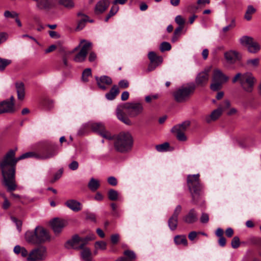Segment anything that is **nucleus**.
I'll return each instance as SVG.
<instances>
[{"label": "nucleus", "instance_id": "nucleus-1", "mask_svg": "<svg viewBox=\"0 0 261 261\" xmlns=\"http://www.w3.org/2000/svg\"><path fill=\"white\" fill-rule=\"evenodd\" d=\"M15 150L11 149L4 156L0 162V168L3 176V185L7 191L12 192L17 188L15 180V169L17 163L21 160L34 157L37 159V153L30 151L25 152L18 158L15 157Z\"/></svg>", "mask_w": 261, "mask_h": 261}, {"label": "nucleus", "instance_id": "nucleus-2", "mask_svg": "<svg viewBox=\"0 0 261 261\" xmlns=\"http://www.w3.org/2000/svg\"><path fill=\"white\" fill-rule=\"evenodd\" d=\"M143 110L142 106L139 103H126L119 105L116 109V115L117 118L124 123L130 125L131 121L125 115L127 113L131 117H136L140 114Z\"/></svg>", "mask_w": 261, "mask_h": 261}, {"label": "nucleus", "instance_id": "nucleus-3", "mask_svg": "<svg viewBox=\"0 0 261 261\" xmlns=\"http://www.w3.org/2000/svg\"><path fill=\"white\" fill-rule=\"evenodd\" d=\"M25 239L28 243L36 245L50 241V237L46 229L38 226L34 231H27L25 234Z\"/></svg>", "mask_w": 261, "mask_h": 261}, {"label": "nucleus", "instance_id": "nucleus-4", "mask_svg": "<svg viewBox=\"0 0 261 261\" xmlns=\"http://www.w3.org/2000/svg\"><path fill=\"white\" fill-rule=\"evenodd\" d=\"M133 145V138L128 132H122L115 139L114 147L119 152H125L130 150Z\"/></svg>", "mask_w": 261, "mask_h": 261}, {"label": "nucleus", "instance_id": "nucleus-5", "mask_svg": "<svg viewBox=\"0 0 261 261\" xmlns=\"http://www.w3.org/2000/svg\"><path fill=\"white\" fill-rule=\"evenodd\" d=\"M187 185L194 203H197L196 196H199L203 190V186L199 181V174L189 175L187 177Z\"/></svg>", "mask_w": 261, "mask_h": 261}, {"label": "nucleus", "instance_id": "nucleus-6", "mask_svg": "<svg viewBox=\"0 0 261 261\" xmlns=\"http://www.w3.org/2000/svg\"><path fill=\"white\" fill-rule=\"evenodd\" d=\"M239 81L242 89L247 92H251L254 87L255 79L250 72L244 74L238 73L232 79V83H235Z\"/></svg>", "mask_w": 261, "mask_h": 261}, {"label": "nucleus", "instance_id": "nucleus-7", "mask_svg": "<svg viewBox=\"0 0 261 261\" xmlns=\"http://www.w3.org/2000/svg\"><path fill=\"white\" fill-rule=\"evenodd\" d=\"M195 89L194 85L182 86L173 93L175 100L178 102H184L188 100Z\"/></svg>", "mask_w": 261, "mask_h": 261}, {"label": "nucleus", "instance_id": "nucleus-8", "mask_svg": "<svg viewBox=\"0 0 261 261\" xmlns=\"http://www.w3.org/2000/svg\"><path fill=\"white\" fill-rule=\"evenodd\" d=\"M95 239V235L93 233H90L85 237H80L77 235L74 236L72 238L68 240L65 247L67 248H82L86 246L89 241Z\"/></svg>", "mask_w": 261, "mask_h": 261}, {"label": "nucleus", "instance_id": "nucleus-9", "mask_svg": "<svg viewBox=\"0 0 261 261\" xmlns=\"http://www.w3.org/2000/svg\"><path fill=\"white\" fill-rule=\"evenodd\" d=\"M47 255L46 248L43 246L37 247L31 250L27 260L28 261H44Z\"/></svg>", "mask_w": 261, "mask_h": 261}, {"label": "nucleus", "instance_id": "nucleus-10", "mask_svg": "<svg viewBox=\"0 0 261 261\" xmlns=\"http://www.w3.org/2000/svg\"><path fill=\"white\" fill-rule=\"evenodd\" d=\"M58 153V147L55 144H48L38 151L37 159L46 160L51 158Z\"/></svg>", "mask_w": 261, "mask_h": 261}, {"label": "nucleus", "instance_id": "nucleus-11", "mask_svg": "<svg viewBox=\"0 0 261 261\" xmlns=\"http://www.w3.org/2000/svg\"><path fill=\"white\" fill-rule=\"evenodd\" d=\"M228 80V77L224 75L221 70L216 69L214 71L213 83L211 85V89L213 91H217L221 89L222 84Z\"/></svg>", "mask_w": 261, "mask_h": 261}, {"label": "nucleus", "instance_id": "nucleus-12", "mask_svg": "<svg viewBox=\"0 0 261 261\" xmlns=\"http://www.w3.org/2000/svg\"><path fill=\"white\" fill-rule=\"evenodd\" d=\"M83 126L91 128L93 132L99 134L100 136L108 140L112 139L111 134L105 130L103 124L101 122H88L84 124Z\"/></svg>", "mask_w": 261, "mask_h": 261}, {"label": "nucleus", "instance_id": "nucleus-13", "mask_svg": "<svg viewBox=\"0 0 261 261\" xmlns=\"http://www.w3.org/2000/svg\"><path fill=\"white\" fill-rule=\"evenodd\" d=\"M190 125L189 121H185L180 124L174 126L171 132L176 134L177 139L180 141H185L187 140V137L184 134V132L187 130Z\"/></svg>", "mask_w": 261, "mask_h": 261}, {"label": "nucleus", "instance_id": "nucleus-14", "mask_svg": "<svg viewBox=\"0 0 261 261\" xmlns=\"http://www.w3.org/2000/svg\"><path fill=\"white\" fill-rule=\"evenodd\" d=\"M85 42L82 46L80 52L75 56L74 61L76 62H83L87 56L88 51L90 49L92 46V43L87 42L85 40H83L81 41V43Z\"/></svg>", "mask_w": 261, "mask_h": 261}, {"label": "nucleus", "instance_id": "nucleus-15", "mask_svg": "<svg viewBox=\"0 0 261 261\" xmlns=\"http://www.w3.org/2000/svg\"><path fill=\"white\" fill-rule=\"evenodd\" d=\"M181 210L182 207L180 205H177L172 215L169 218L168 225L171 231L175 230L177 227L178 216L180 214Z\"/></svg>", "mask_w": 261, "mask_h": 261}, {"label": "nucleus", "instance_id": "nucleus-16", "mask_svg": "<svg viewBox=\"0 0 261 261\" xmlns=\"http://www.w3.org/2000/svg\"><path fill=\"white\" fill-rule=\"evenodd\" d=\"M50 224L55 233L58 234L67 225V222L65 220L55 218L50 221Z\"/></svg>", "mask_w": 261, "mask_h": 261}, {"label": "nucleus", "instance_id": "nucleus-17", "mask_svg": "<svg viewBox=\"0 0 261 261\" xmlns=\"http://www.w3.org/2000/svg\"><path fill=\"white\" fill-rule=\"evenodd\" d=\"M95 80L98 87L103 90H106L107 86L111 85L112 83L111 78L107 75H102L100 77L96 76Z\"/></svg>", "mask_w": 261, "mask_h": 261}, {"label": "nucleus", "instance_id": "nucleus-18", "mask_svg": "<svg viewBox=\"0 0 261 261\" xmlns=\"http://www.w3.org/2000/svg\"><path fill=\"white\" fill-rule=\"evenodd\" d=\"M110 2L108 0H100L95 5L94 13L96 15L103 13L109 7Z\"/></svg>", "mask_w": 261, "mask_h": 261}, {"label": "nucleus", "instance_id": "nucleus-19", "mask_svg": "<svg viewBox=\"0 0 261 261\" xmlns=\"http://www.w3.org/2000/svg\"><path fill=\"white\" fill-rule=\"evenodd\" d=\"M14 111V102H10L8 100L0 102V114L5 113H11Z\"/></svg>", "mask_w": 261, "mask_h": 261}, {"label": "nucleus", "instance_id": "nucleus-20", "mask_svg": "<svg viewBox=\"0 0 261 261\" xmlns=\"http://www.w3.org/2000/svg\"><path fill=\"white\" fill-rule=\"evenodd\" d=\"M65 205L73 212H77L82 209V204L79 201L74 199H69L67 200Z\"/></svg>", "mask_w": 261, "mask_h": 261}, {"label": "nucleus", "instance_id": "nucleus-21", "mask_svg": "<svg viewBox=\"0 0 261 261\" xmlns=\"http://www.w3.org/2000/svg\"><path fill=\"white\" fill-rule=\"evenodd\" d=\"M198 220L197 214L194 208L190 210L189 213L183 218L184 221L188 224H192Z\"/></svg>", "mask_w": 261, "mask_h": 261}, {"label": "nucleus", "instance_id": "nucleus-22", "mask_svg": "<svg viewBox=\"0 0 261 261\" xmlns=\"http://www.w3.org/2000/svg\"><path fill=\"white\" fill-rule=\"evenodd\" d=\"M76 250H81L80 254L81 258L85 261H91L92 259V252L90 249L86 247L83 246L82 248H74Z\"/></svg>", "mask_w": 261, "mask_h": 261}, {"label": "nucleus", "instance_id": "nucleus-23", "mask_svg": "<svg viewBox=\"0 0 261 261\" xmlns=\"http://www.w3.org/2000/svg\"><path fill=\"white\" fill-rule=\"evenodd\" d=\"M224 57L227 62L233 63L239 59V54L236 50H230L224 53Z\"/></svg>", "mask_w": 261, "mask_h": 261}, {"label": "nucleus", "instance_id": "nucleus-24", "mask_svg": "<svg viewBox=\"0 0 261 261\" xmlns=\"http://www.w3.org/2000/svg\"><path fill=\"white\" fill-rule=\"evenodd\" d=\"M17 92V98L22 100L25 96V87L24 84L21 82H16L15 84Z\"/></svg>", "mask_w": 261, "mask_h": 261}, {"label": "nucleus", "instance_id": "nucleus-25", "mask_svg": "<svg viewBox=\"0 0 261 261\" xmlns=\"http://www.w3.org/2000/svg\"><path fill=\"white\" fill-rule=\"evenodd\" d=\"M209 79L208 71H204L199 73L196 77V83L198 85L205 84Z\"/></svg>", "mask_w": 261, "mask_h": 261}, {"label": "nucleus", "instance_id": "nucleus-26", "mask_svg": "<svg viewBox=\"0 0 261 261\" xmlns=\"http://www.w3.org/2000/svg\"><path fill=\"white\" fill-rule=\"evenodd\" d=\"M78 16L80 17V18L78 20L77 25L76 29L77 30H82L85 26L86 23L88 21L93 22L92 20H89L88 16L83 14L82 13H78Z\"/></svg>", "mask_w": 261, "mask_h": 261}, {"label": "nucleus", "instance_id": "nucleus-27", "mask_svg": "<svg viewBox=\"0 0 261 261\" xmlns=\"http://www.w3.org/2000/svg\"><path fill=\"white\" fill-rule=\"evenodd\" d=\"M222 112L221 108H218L214 110L210 115L205 117V121L207 123H210L211 121L217 120L222 114Z\"/></svg>", "mask_w": 261, "mask_h": 261}, {"label": "nucleus", "instance_id": "nucleus-28", "mask_svg": "<svg viewBox=\"0 0 261 261\" xmlns=\"http://www.w3.org/2000/svg\"><path fill=\"white\" fill-rule=\"evenodd\" d=\"M119 92V88L116 85H114L110 92L106 94V97L108 100H113L118 94Z\"/></svg>", "mask_w": 261, "mask_h": 261}, {"label": "nucleus", "instance_id": "nucleus-29", "mask_svg": "<svg viewBox=\"0 0 261 261\" xmlns=\"http://www.w3.org/2000/svg\"><path fill=\"white\" fill-rule=\"evenodd\" d=\"M100 187L99 181L94 178H91L88 184V187L92 192L96 191Z\"/></svg>", "mask_w": 261, "mask_h": 261}, {"label": "nucleus", "instance_id": "nucleus-30", "mask_svg": "<svg viewBox=\"0 0 261 261\" xmlns=\"http://www.w3.org/2000/svg\"><path fill=\"white\" fill-rule=\"evenodd\" d=\"M248 51L252 54H256L260 49V46L257 42L253 41L247 48Z\"/></svg>", "mask_w": 261, "mask_h": 261}, {"label": "nucleus", "instance_id": "nucleus-31", "mask_svg": "<svg viewBox=\"0 0 261 261\" xmlns=\"http://www.w3.org/2000/svg\"><path fill=\"white\" fill-rule=\"evenodd\" d=\"M107 243L102 241H97L95 243L94 248L95 250L93 253L95 255L97 254V251L98 250H105L107 249Z\"/></svg>", "mask_w": 261, "mask_h": 261}, {"label": "nucleus", "instance_id": "nucleus-32", "mask_svg": "<svg viewBox=\"0 0 261 261\" xmlns=\"http://www.w3.org/2000/svg\"><path fill=\"white\" fill-rule=\"evenodd\" d=\"M174 241L177 245L182 244L187 246L188 241L185 236L177 235L174 237Z\"/></svg>", "mask_w": 261, "mask_h": 261}, {"label": "nucleus", "instance_id": "nucleus-33", "mask_svg": "<svg viewBox=\"0 0 261 261\" xmlns=\"http://www.w3.org/2000/svg\"><path fill=\"white\" fill-rule=\"evenodd\" d=\"M253 40V38L247 36H244L239 39L241 44L243 46H246L247 48L250 45Z\"/></svg>", "mask_w": 261, "mask_h": 261}, {"label": "nucleus", "instance_id": "nucleus-34", "mask_svg": "<svg viewBox=\"0 0 261 261\" xmlns=\"http://www.w3.org/2000/svg\"><path fill=\"white\" fill-rule=\"evenodd\" d=\"M50 6V3L49 0H39L36 4V7L40 10L48 9Z\"/></svg>", "mask_w": 261, "mask_h": 261}, {"label": "nucleus", "instance_id": "nucleus-35", "mask_svg": "<svg viewBox=\"0 0 261 261\" xmlns=\"http://www.w3.org/2000/svg\"><path fill=\"white\" fill-rule=\"evenodd\" d=\"M256 10L251 5H249L247 7V9L245 14L244 17L247 20H250L252 18V15L255 13Z\"/></svg>", "mask_w": 261, "mask_h": 261}, {"label": "nucleus", "instance_id": "nucleus-36", "mask_svg": "<svg viewBox=\"0 0 261 261\" xmlns=\"http://www.w3.org/2000/svg\"><path fill=\"white\" fill-rule=\"evenodd\" d=\"M11 63L12 61L11 60L0 57V71H4L6 68Z\"/></svg>", "mask_w": 261, "mask_h": 261}, {"label": "nucleus", "instance_id": "nucleus-37", "mask_svg": "<svg viewBox=\"0 0 261 261\" xmlns=\"http://www.w3.org/2000/svg\"><path fill=\"white\" fill-rule=\"evenodd\" d=\"M259 63V59L258 58H254L248 59L246 61L247 65L249 67L256 68L258 67Z\"/></svg>", "mask_w": 261, "mask_h": 261}, {"label": "nucleus", "instance_id": "nucleus-38", "mask_svg": "<svg viewBox=\"0 0 261 261\" xmlns=\"http://www.w3.org/2000/svg\"><path fill=\"white\" fill-rule=\"evenodd\" d=\"M108 196L110 200L115 201L118 199L119 197V194L117 191L114 189H110L108 191Z\"/></svg>", "mask_w": 261, "mask_h": 261}, {"label": "nucleus", "instance_id": "nucleus-39", "mask_svg": "<svg viewBox=\"0 0 261 261\" xmlns=\"http://www.w3.org/2000/svg\"><path fill=\"white\" fill-rule=\"evenodd\" d=\"M59 3L60 5L68 9L72 8L74 6L72 0H59Z\"/></svg>", "mask_w": 261, "mask_h": 261}, {"label": "nucleus", "instance_id": "nucleus-40", "mask_svg": "<svg viewBox=\"0 0 261 261\" xmlns=\"http://www.w3.org/2000/svg\"><path fill=\"white\" fill-rule=\"evenodd\" d=\"M169 147V144L167 142L161 144L157 145L155 148L159 152H164L168 150Z\"/></svg>", "mask_w": 261, "mask_h": 261}, {"label": "nucleus", "instance_id": "nucleus-41", "mask_svg": "<svg viewBox=\"0 0 261 261\" xmlns=\"http://www.w3.org/2000/svg\"><path fill=\"white\" fill-rule=\"evenodd\" d=\"M91 75V70L90 68H86L84 70L82 74V80L84 82L88 81V77Z\"/></svg>", "mask_w": 261, "mask_h": 261}, {"label": "nucleus", "instance_id": "nucleus-42", "mask_svg": "<svg viewBox=\"0 0 261 261\" xmlns=\"http://www.w3.org/2000/svg\"><path fill=\"white\" fill-rule=\"evenodd\" d=\"M171 48L170 44L167 42H163L161 44L160 49L161 51H168Z\"/></svg>", "mask_w": 261, "mask_h": 261}, {"label": "nucleus", "instance_id": "nucleus-43", "mask_svg": "<svg viewBox=\"0 0 261 261\" xmlns=\"http://www.w3.org/2000/svg\"><path fill=\"white\" fill-rule=\"evenodd\" d=\"M4 15L7 18H15L16 17L18 16V14L15 11H9L8 10L5 11Z\"/></svg>", "mask_w": 261, "mask_h": 261}, {"label": "nucleus", "instance_id": "nucleus-44", "mask_svg": "<svg viewBox=\"0 0 261 261\" xmlns=\"http://www.w3.org/2000/svg\"><path fill=\"white\" fill-rule=\"evenodd\" d=\"M231 247L234 249L237 248L239 247V246L240 245V239L238 237H234L232 239V240L231 241Z\"/></svg>", "mask_w": 261, "mask_h": 261}, {"label": "nucleus", "instance_id": "nucleus-45", "mask_svg": "<svg viewBox=\"0 0 261 261\" xmlns=\"http://www.w3.org/2000/svg\"><path fill=\"white\" fill-rule=\"evenodd\" d=\"M235 26H236L235 20L232 19L231 21L230 24L223 28V29L222 30V33H226V32L229 31L230 29L234 28Z\"/></svg>", "mask_w": 261, "mask_h": 261}, {"label": "nucleus", "instance_id": "nucleus-46", "mask_svg": "<svg viewBox=\"0 0 261 261\" xmlns=\"http://www.w3.org/2000/svg\"><path fill=\"white\" fill-rule=\"evenodd\" d=\"M124 254L130 260L135 259L136 258V255L133 251L126 250L124 252Z\"/></svg>", "mask_w": 261, "mask_h": 261}, {"label": "nucleus", "instance_id": "nucleus-47", "mask_svg": "<svg viewBox=\"0 0 261 261\" xmlns=\"http://www.w3.org/2000/svg\"><path fill=\"white\" fill-rule=\"evenodd\" d=\"M230 106V101L228 100H225L222 103L218 108H221L222 112L229 108Z\"/></svg>", "mask_w": 261, "mask_h": 261}, {"label": "nucleus", "instance_id": "nucleus-48", "mask_svg": "<svg viewBox=\"0 0 261 261\" xmlns=\"http://www.w3.org/2000/svg\"><path fill=\"white\" fill-rule=\"evenodd\" d=\"M175 21L179 25L181 26H184L185 22V19L180 15H177L175 18Z\"/></svg>", "mask_w": 261, "mask_h": 261}, {"label": "nucleus", "instance_id": "nucleus-49", "mask_svg": "<svg viewBox=\"0 0 261 261\" xmlns=\"http://www.w3.org/2000/svg\"><path fill=\"white\" fill-rule=\"evenodd\" d=\"M63 173V169H60L57 173H56L54 176V177L53 179L50 180L51 183H53L58 179H59L62 176Z\"/></svg>", "mask_w": 261, "mask_h": 261}, {"label": "nucleus", "instance_id": "nucleus-50", "mask_svg": "<svg viewBox=\"0 0 261 261\" xmlns=\"http://www.w3.org/2000/svg\"><path fill=\"white\" fill-rule=\"evenodd\" d=\"M86 218L87 220H90L92 222H96V217L94 214L91 213H86Z\"/></svg>", "mask_w": 261, "mask_h": 261}, {"label": "nucleus", "instance_id": "nucleus-51", "mask_svg": "<svg viewBox=\"0 0 261 261\" xmlns=\"http://www.w3.org/2000/svg\"><path fill=\"white\" fill-rule=\"evenodd\" d=\"M79 166V163L77 161H73L70 164H69V168L71 170H76L78 169Z\"/></svg>", "mask_w": 261, "mask_h": 261}, {"label": "nucleus", "instance_id": "nucleus-52", "mask_svg": "<svg viewBox=\"0 0 261 261\" xmlns=\"http://www.w3.org/2000/svg\"><path fill=\"white\" fill-rule=\"evenodd\" d=\"M200 222L202 223H206L208 222L209 216L207 214L203 213L200 217Z\"/></svg>", "mask_w": 261, "mask_h": 261}, {"label": "nucleus", "instance_id": "nucleus-53", "mask_svg": "<svg viewBox=\"0 0 261 261\" xmlns=\"http://www.w3.org/2000/svg\"><path fill=\"white\" fill-rule=\"evenodd\" d=\"M108 183L113 186H115L117 184V179L114 176H110L108 178Z\"/></svg>", "mask_w": 261, "mask_h": 261}, {"label": "nucleus", "instance_id": "nucleus-54", "mask_svg": "<svg viewBox=\"0 0 261 261\" xmlns=\"http://www.w3.org/2000/svg\"><path fill=\"white\" fill-rule=\"evenodd\" d=\"M119 236L117 233L112 234L111 237V242L114 244H117L119 241Z\"/></svg>", "mask_w": 261, "mask_h": 261}, {"label": "nucleus", "instance_id": "nucleus-55", "mask_svg": "<svg viewBox=\"0 0 261 261\" xmlns=\"http://www.w3.org/2000/svg\"><path fill=\"white\" fill-rule=\"evenodd\" d=\"M12 221L15 223L17 228L19 231L21 230V227L22 225V223L20 221L18 220L15 217H11Z\"/></svg>", "mask_w": 261, "mask_h": 261}, {"label": "nucleus", "instance_id": "nucleus-56", "mask_svg": "<svg viewBox=\"0 0 261 261\" xmlns=\"http://www.w3.org/2000/svg\"><path fill=\"white\" fill-rule=\"evenodd\" d=\"M148 58L150 60V62H153V60L158 57L154 51H150L148 54Z\"/></svg>", "mask_w": 261, "mask_h": 261}, {"label": "nucleus", "instance_id": "nucleus-57", "mask_svg": "<svg viewBox=\"0 0 261 261\" xmlns=\"http://www.w3.org/2000/svg\"><path fill=\"white\" fill-rule=\"evenodd\" d=\"M128 85H129V83H128V81L126 80H121L119 82V85L121 88H127L128 86Z\"/></svg>", "mask_w": 261, "mask_h": 261}, {"label": "nucleus", "instance_id": "nucleus-58", "mask_svg": "<svg viewBox=\"0 0 261 261\" xmlns=\"http://www.w3.org/2000/svg\"><path fill=\"white\" fill-rule=\"evenodd\" d=\"M20 254H21L22 257H27V258H28L29 255V253L28 252L27 250L23 247H22Z\"/></svg>", "mask_w": 261, "mask_h": 261}, {"label": "nucleus", "instance_id": "nucleus-59", "mask_svg": "<svg viewBox=\"0 0 261 261\" xmlns=\"http://www.w3.org/2000/svg\"><path fill=\"white\" fill-rule=\"evenodd\" d=\"M10 206V203L8 201L7 197H5V200L4 202L2 205V207L4 209L7 210L8 209Z\"/></svg>", "mask_w": 261, "mask_h": 261}, {"label": "nucleus", "instance_id": "nucleus-60", "mask_svg": "<svg viewBox=\"0 0 261 261\" xmlns=\"http://www.w3.org/2000/svg\"><path fill=\"white\" fill-rule=\"evenodd\" d=\"M197 232L193 231L189 233L188 235V238L191 241H193L197 237Z\"/></svg>", "mask_w": 261, "mask_h": 261}, {"label": "nucleus", "instance_id": "nucleus-61", "mask_svg": "<svg viewBox=\"0 0 261 261\" xmlns=\"http://www.w3.org/2000/svg\"><path fill=\"white\" fill-rule=\"evenodd\" d=\"M153 60L154 61H153V63H154L156 65L159 66L162 63L163 58L159 56L155 58Z\"/></svg>", "mask_w": 261, "mask_h": 261}, {"label": "nucleus", "instance_id": "nucleus-62", "mask_svg": "<svg viewBox=\"0 0 261 261\" xmlns=\"http://www.w3.org/2000/svg\"><path fill=\"white\" fill-rule=\"evenodd\" d=\"M49 34L50 37L53 38H59L60 37V35L56 31H49Z\"/></svg>", "mask_w": 261, "mask_h": 261}, {"label": "nucleus", "instance_id": "nucleus-63", "mask_svg": "<svg viewBox=\"0 0 261 261\" xmlns=\"http://www.w3.org/2000/svg\"><path fill=\"white\" fill-rule=\"evenodd\" d=\"M22 248V247L20 245H16L14 248L13 251L16 254L18 255L20 253Z\"/></svg>", "mask_w": 261, "mask_h": 261}, {"label": "nucleus", "instance_id": "nucleus-64", "mask_svg": "<svg viewBox=\"0 0 261 261\" xmlns=\"http://www.w3.org/2000/svg\"><path fill=\"white\" fill-rule=\"evenodd\" d=\"M129 97V93L127 91L123 92L121 96V98L122 100H126Z\"/></svg>", "mask_w": 261, "mask_h": 261}]
</instances>
